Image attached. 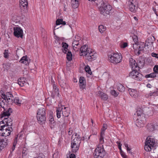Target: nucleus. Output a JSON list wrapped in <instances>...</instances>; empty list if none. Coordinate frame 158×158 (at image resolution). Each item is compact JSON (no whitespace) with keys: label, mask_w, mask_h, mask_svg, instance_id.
<instances>
[{"label":"nucleus","mask_w":158,"mask_h":158,"mask_svg":"<svg viewBox=\"0 0 158 158\" xmlns=\"http://www.w3.org/2000/svg\"><path fill=\"white\" fill-rule=\"evenodd\" d=\"M64 108L62 107L61 108V110H62V114L63 116L65 117H68L69 114V113L68 111L69 108L67 107H64Z\"/></svg>","instance_id":"obj_23"},{"label":"nucleus","mask_w":158,"mask_h":158,"mask_svg":"<svg viewBox=\"0 0 158 158\" xmlns=\"http://www.w3.org/2000/svg\"><path fill=\"white\" fill-rule=\"evenodd\" d=\"M153 92H151L149 93V95L151 96V97L152 96H153Z\"/></svg>","instance_id":"obj_63"},{"label":"nucleus","mask_w":158,"mask_h":158,"mask_svg":"<svg viewBox=\"0 0 158 158\" xmlns=\"http://www.w3.org/2000/svg\"><path fill=\"white\" fill-rule=\"evenodd\" d=\"M136 122V125L138 127H143L146 123L145 117L143 114L138 115Z\"/></svg>","instance_id":"obj_9"},{"label":"nucleus","mask_w":158,"mask_h":158,"mask_svg":"<svg viewBox=\"0 0 158 158\" xmlns=\"http://www.w3.org/2000/svg\"><path fill=\"white\" fill-rule=\"evenodd\" d=\"M156 74L154 73H150L149 74H147L145 76V77L146 78L149 77L154 78L156 77Z\"/></svg>","instance_id":"obj_39"},{"label":"nucleus","mask_w":158,"mask_h":158,"mask_svg":"<svg viewBox=\"0 0 158 158\" xmlns=\"http://www.w3.org/2000/svg\"><path fill=\"white\" fill-rule=\"evenodd\" d=\"M76 156L74 154H71L70 155L69 158H75Z\"/></svg>","instance_id":"obj_55"},{"label":"nucleus","mask_w":158,"mask_h":158,"mask_svg":"<svg viewBox=\"0 0 158 158\" xmlns=\"http://www.w3.org/2000/svg\"><path fill=\"white\" fill-rule=\"evenodd\" d=\"M106 153L103 146H97L94 150V158H103Z\"/></svg>","instance_id":"obj_5"},{"label":"nucleus","mask_w":158,"mask_h":158,"mask_svg":"<svg viewBox=\"0 0 158 158\" xmlns=\"http://www.w3.org/2000/svg\"><path fill=\"white\" fill-rule=\"evenodd\" d=\"M28 2L27 0H20V12L24 13L27 11Z\"/></svg>","instance_id":"obj_11"},{"label":"nucleus","mask_w":158,"mask_h":158,"mask_svg":"<svg viewBox=\"0 0 158 158\" xmlns=\"http://www.w3.org/2000/svg\"><path fill=\"white\" fill-rule=\"evenodd\" d=\"M56 39L58 42L61 40V39L58 37H56Z\"/></svg>","instance_id":"obj_60"},{"label":"nucleus","mask_w":158,"mask_h":158,"mask_svg":"<svg viewBox=\"0 0 158 158\" xmlns=\"http://www.w3.org/2000/svg\"><path fill=\"white\" fill-rule=\"evenodd\" d=\"M106 27L103 25H100L98 26V29L101 33H103L106 30Z\"/></svg>","instance_id":"obj_35"},{"label":"nucleus","mask_w":158,"mask_h":158,"mask_svg":"<svg viewBox=\"0 0 158 158\" xmlns=\"http://www.w3.org/2000/svg\"><path fill=\"white\" fill-rule=\"evenodd\" d=\"M14 34L15 36L18 38L20 37V27H14Z\"/></svg>","instance_id":"obj_27"},{"label":"nucleus","mask_w":158,"mask_h":158,"mask_svg":"<svg viewBox=\"0 0 158 158\" xmlns=\"http://www.w3.org/2000/svg\"><path fill=\"white\" fill-rule=\"evenodd\" d=\"M122 58L121 54L118 52L113 53L108 56V59L110 61L114 64L121 62L122 60Z\"/></svg>","instance_id":"obj_3"},{"label":"nucleus","mask_w":158,"mask_h":158,"mask_svg":"<svg viewBox=\"0 0 158 158\" xmlns=\"http://www.w3.org/2000/svg\"><path fill=\"white\" fill-rule=\"evenodd\" d=\"M154 146L149 145L145 143L144 148L145 150L147 152H150L154 148Z\"/></svg>","instance_id":"obj_29"},{"label":"nucleus","mask_w":158,"mask_h":158,"mask_svg":"<svg viewBox=\"0 0 158 158\" xmlns=\"http://www.w3.org/2000/svg\"><path fill=\"white\" fill-rule=\"evenodd\" d=\"M107 126L106 124L104 123L101 129L100 134L103 133L105 135V131L107 129Z\"/></svg>","instance_id":"obj_37"},{"label":"nucleus","mask_w":158,"mask_h":158,"mask_svg":"<svg viewBox=\"0 0 158 158\" xmlns=\"http://www.w3.org/2000/svg\"><path fill=\"white\" fill-rule=\"evenodd\" d=\"M26 80V79L24 78H20V87H22L24 85Z\"/></svg>","instance_id":"obj_43"},{"label":"nucleus","mask_w":158,"mask_h":158,"mask_svg":"<svg viewBox=\"0 0 158 158\" xmlns=\"http://www.w3.org/2000/svg\"><path fill=\"white\" fill-rule=\"evenodd\" d=\"M80 145L76 144V143L72 142L71 143V147L72 149V152L73 153L76 152L78 150Z\"/></svg>","instance_id":"obj_22"},{"label":"nucleus","mask_w":158,"mask_h":158,"mask_svg":"<svg viewBox=\"0 0 158 158\" xmlns=\"http://www.w3.org/2000/svg\"><path fill=\"white\" fill-rule=\"evenodd\" d=\"M128 46V44L126 42H124L120 45V47L122 48H125Z\"/></svg>","instance_id":"obj_44"},{"label":"nucleus","mask_w":158,"mask_h":158,"mask_svg":"<svg viewBox=\"0 0 158 158\" xmlns=\"http://www.w3.org/2000/svg\"><path fill=\"white\" fill-rule=\"evenodd\" d=\"M141 114H143L140 111H137V118L138 117V115H140Z\"/></svg>","instance_id":"obj_54"},{"label":"nucleus","mask_w":158,"mask_h":158,"mask_svg":"<svg viewBox=\"0 0 158 158\" xmlns=\"http://www.w3.org/2000/svg\"><path fill=\"white\" fill-rule=\"evenodd\" d=\"M147 128L149 131H152L154 130L155 126L152 123H149L147 126Z\"/></svg>","instance_id":"obj_33"},{"label":"nucleus","mask_w":158,"mask_h":158,"mask_svg":"<svg viewBox=\"0 0 158 158\" xmlns=\"http://www.w3.org/2000/svg\"><path fill=\"white\" fill-rule=\"evenodd\" d=\"M80 55L85 56L86 60L89 61H92L96 58L97 54L93 50L89 48L87 45H85L81 47Z\"/></svg>","instance_id":"obj_2"},{"label":"nucleus","mask_w":158,"mask_h":158,"mask_svg":"<svg viewBox=\"0 0 158 158\" xmlns=\"http://www.w3.org/2000/svg\"><path fill=\"white\" fill-rule=\"evenodd\" d=\"M105 135L103 133L100 134L99 138V143L98 146L100 147L101 146H103V144L104 143V139Z\"/></svg>","instance_id":"obj_25"},{"label":"nucleus","mask_w":158,"mask_h":158,"mask_svg":"<svg viewBox=\"0 0 158 158\" xmlns=\"http://www.w3.org/2000/svg\"><path fill=\"white\" fill-rule=\"evenodd\" d=\"M79 0H71V4L72 7L74 8H77L79 5Z\"/></svg>","instance_id":"obj_28"},{"label":"nucleus","mask_w":158,"mask_h":158,"mask_svg":"<svg viewBox=\"0 0 158 158\" xmlns=\"http://www.w3.org/2000/svg\"><path fill=\"white\" fill-rule=\"evenodd\" d=\"M66 23L65 21H63L62 19H58L56 20V25L62 24L65 25L66 24Z\"/></svg>","instance_id":"obj_31"},{"label":"nucleus","mask_w":158,"mask_h":158,"mask_svg":"<svg viewBox=\"0 0 158 158\" xmlns=\"http://www.w3.org/2000/svg\"><path fill=\"white\" fill-rule=\"evenodd\" d=\"M145 143L149 145L155 146L156 143L154 139L152 138L151 136H148L146 138L145 142Z\"/></svg>","instance_id":"obj_16"},{"label":"nucleus","mask_w":158,"mask_h":158,"mask_svg":"<svg viewBox=\"0 0 158 158\" xmlns=\"http://www.w3.org/2000/svg\"><path fill=\"white\" fill-rule=\"evenodd\" d=\"M53 89H55V90L56 91H58V88H57V87L55 85H53Z\"/></svg>","instance_id":"obj_56"},{"label":"nucleus","mask_w":158,"mask_h":158,"mask_svg":"<svg viewBox=\"0 0 158 158\" xmlns=\"http://www.w3.org/2000/svg\"><path fill=\"white\" fill-rule=\"evenodd\" d=\"M72 45L73 49L75 51H77L78 49H78L79 47V42H78V41H77L76 40L74 41L72 43Z\"/></svg>","instance_id":"obj_30"},{"label":"nucleus","mask_w":158,"mask_h":158,"mask_svg":"<svg viewBox=\"0 0 158 158\" xmlns=\"http://www.w3.org/2000/svg\"><path fill=\"white\" fill-rule=\"evenodd\" d=\"M117 87L119 91L120 92H123L125 91V88L122 84H118Z\"/></svg>","instance_id":"obj_32"},{"label":"nucleus","mask_w":158,"mask_h":158,"mask_svg":"<svg viewBox=\"0 0 158 158\" xmlns=\"http://www.w3.org/2000/svg\"><path fill=\"white\" fill-rule=\"evenodd\" d=\"M36 117L38 123L40 124H42L45 123L46 120V115H36Z\"/></svg>","instance_id":"obj_18"},{"label":"nucleus","mask_w":158,"mask_h":158,"mask_svg":"<svg viewBox=\"0 0 158 158\" xmlns=\"http://www.w3.org/2000/svg\"><path fill=\"white\" fill-rule=\"evenodd\" d=\"M128 90L131 96L135 98L137 97L138 93L135 89H129Z\"/></svg>","instance_id":"obj_24"},{"label":"nucleus","mask_w":158,"mask_h":158,"mask_svg":"<svg viewBox=\"0 0 158 158\" xmlns=\"http://www.w3.org/2000/svg\"><path fill=\"white\" fill-rule=\"evenodd\" d=\"M68 7V5L66 4H64V11H67V8Z\"/></svg>","instance_id":"obj_53"},{"label":"nucleus","mask_w":158,"mask_h":158,"mask_svg":"<svg viewBox=\"0 0 158 158\" xmlns=\"http://www.w3.org/2000/svg\"><path fill=\"white\" fill-rule=\"evenodd\" d=\"M136 69H132V71L129 73V77L136 80L141 81L143 78V76Z\"/></svg>","instance_id":"obj_7"},{"label":"nucleus","mask_w":158,"mask_h":158,"mask_svg":"<svg viewBox=\"0 0 158 158\" xmlns=\"http://www.w3.org/2000/svg\"><path fill=\"white\" fill-rule=\"evenodd\" d=\"M98 95L103 101H106L108 98L107 94L101 91H98Z\"/></svg>","instance_id":"obj_21"},{"label":"nucleus","mask_w":158,"mask_h":158,"mask_svg":"<svg viewBox=\"0 0 158 158\" xmlns=\"http://www.w3.org/2000/svg\"><path fill=\"white\" fill-rule=\"evenodd\" d=\"M132 2V0H129V8L130 11L133 12H134L136 11L137 7L136 6H135Z\"/></svg>","instance_id":"obj_20"},{"label":"nucleus","mask_w":158,"mask_h":158,"mask_svg":"<svg viewBox=\"0 0 158 158\" xmlns=\"http://www.w3.org/2000/svg\"><path fill=\"white\" fill-rule=\"evenodd\" d=\"M152 56L153 57L158 58V54L156 53L155 52H152Z\"/></svg>","instance_id":"obj_52"},{"label":"nucleus","mask_w":158,"mask_h":158,"mask_svg":"<svg viewBox=\"0 0 158 158\" xmlns=\"http://www.w3.org/2000/svg\"><path fill=\"white\" fill-rule=\"evenodd\" d=\"M72 139H73V141L72 142L73 143H76V144L80 145L81 143V138L80 135L77 134L75 135H73Z\"/></svg>","instance_id":"obj_12"},{"label":"nucleus","mask_w":158,"mask_h":158,"mask_svg":"<svg viewBox=\"0 0 158 158\" xmlns=\"http://www.w3.org/2000/svg\"><path fill=\"white\" fill-rule=\"evenodd\" d=\"M36 115H46L45 110L43 108H40L38 109Z\"/></svg>","instance_id":"obj_26"},{"label":"nucleus","mask_w":158,"mask_h":158,"mask_svg":"<svg viewBox=\"0 0 158 158\" xmlns=\"http://www.w3.org/2000/svg\"><path fill=\"white\" fill-rule=\"evenodd\" d=\"M89 1L91 2H94L95 3H96L97 6L99 5H101L100 6H101L102 3H104V2L103 0H88Z\"/></svg>","instance_id":"obj_34"},{"label":"nucleus","mask_w":158,"mask_h":158,"mask_svg":"<svg viewBox=\"0 0 158 158\" xmlns=\"http://www.w3.org/2000/svg\"><path fill=\"white\" fill-rule=\"evenodd\" d=\"M30 62V59L27 57V56H23L20 59V62L21 65L24 64L25 65H28ZM22 66V65H21Z\"/></svg>","instance_id":"obj_15"},{"label":"nucleus","mask_w":158,"mask_h":158,"mask_svg":"<svg viewBox=\"0 0 158 158\" xmlns=\"http://www.w3.org/2000/svg\"><path fill=\"white\" fill-rule=\"evenodd\" d=\"M0 122V135L3 136L9 135L13 131L12 127L10 126L4 125V123Z\"/></svg>","instance_id":"obj_4"},{"label":"nucleus","mask_w":158,"mask_h":158,"mask_svg":"<svg viewBox=\"0 0 158 158\" xmlns=\"http://www.w3.org/2000/svg\"><path fill=\"white\" fill-rule=\"evenodd\" d=\"M3 102V101H2V102H0V106L4 109L3 111L2 112L0 115L1 118L2 120L0 122L2 123H4V125H5L11 127L13 124L12 120L9 117V116L12 112V110L10 108H8L7 109H5L3 106L4 105V102Z\"/></svg>","instance_id":"obj_1"},{"label":"nucleus","mask_w":158,"mask_h":158,"mask_svg":"<svg viewBox=\"0 0 158 158\" xmlns=\"http://www.w3.org/2000/svg\"><path fill=\"white\" fill-rule=\"evenodd\" d=\"M18 135H16L15 138L14 142L13 143V145H16L17 144V141H18Z\"/></svg>","instance_id":"obj_47"},{"label":"nucleus","mask_w":158,"mask_h":158,"mask_svg":"<svg viewBox=\"0 0 158 158\" xmlns=\"http://www.w3.org/2000/svg\"><path fill=\"white\" fill-rule=\"evenodd\" d=\"M15 146H16V145H14L13 144V146L12 148V151H13L14 150L15 148Z\"/></svg>","instance_id":"obj_62"},{"label":"nucleus","mask_w":158,"mask_h":158,"mask_svg":"<svg viewBox=\"0 0 158 158\" xmlns=\"http://www.w3.org/2000/svg\"><path fill=\"white\" fill-rule=\"evenodd\" d=\"M145 96L146 97V98H150L151 97V96L149 95V94H146Z\"/></svg>","instance_id":"obj_61"},{"label":"nucleus","mask_w":158,"mask_h":158,"mask_svg":"<svg viewBox=\"0 0 158 158\" xmlns=\"http://www.w3.org/2000/svg\"><path fill=\"white\" fill-rule=\"evenodd\" d=\"M49 121L51 123H54V120L53 118V114H52L51 113L50 114L48 118Z\"/></svg>","instance_id":"obj_41"},{"label":"nucleus","mask_w":158,"mask_h":158,"mask_svg":"<svg viewBox=\"0 0 158 158\" xmlns=\"http://www.w3.org/2000/svg\"><path fill=\"white\" fill-rule=\"evenodd\" d=\"M68 45L65 42H62V52L64 53H67L66 55V58L69 61H71L72 59V55L70 51H69L68 48Z\"/></svg>","instance_id":"obj_8"},{"label":"nucleus","mask_w":158,"mask_h":158,"mask_svg":"<svg viewBox=\"0 0 158 158\" xmlns=\"http://www.w3.org/2000/svg\"><path fill=\"white\" fill-rule=\"evenodd\" d=\"M154 39L155 37L154 36L149 37L145 41V46H151L154 42Z\"/></svg>","instance_id":"obj_14"},{"label":"nucleus","mask_w":158,"mask_h":158,"mask_svg":"<svg viewBox=\"0 0 158 158\" xmlns=\"http://www.w3.org/2000/svg\"><path fill=\"white\" fill-rule=\"evenodd\" d=\"M117 144H118V149L120 150V151H122V144L120 143V142L119 141H118L116 142Z\"/></svg>","instance_id":"obj_46"},{"label":"nucleus","mask_w":158,"mask_h":158,"mask_svg":"<svg viewBox=\"0 0 158 158\" xmlns=\"http://www.w3.org/2000/svg\"><path fill=\"white\" fill-rule=\"evenodd\" d=\"M73 81L74 82H77V81L76 79L74 78Z\"/></svg>","instance_id":"obj_64"},{"label":"nucleus","mask_w":158,"mask_h":158,"mask_svg":"<svg viewBox=\"0 0 158 158\" xmlns=\"http://www.w3.org/2000/svg\"><path fill=\"white\" fill-rule=\"evenodd\" d=\"M124 145L125 146V147L126 148L127 150V151H130L131 149L129 148V146H128V144L127 143H124Z\"/></svg>","instance_id":"obj_51"},{"label":"nucleus","mask_w":158,"mask_h":158,"mask_svg":"<svg viewBox=\"0 0 158 158\" xmlns=\"http://www.w3.org/2000/svg\"><path fill=\"white\" fill-rule=\"evenodd\" d=\"M61 108H58L56 110V117L58 118H60L61 117Z\"/></svg>","instance_id":"obj_38"},{"label":"nucleus","mask_w":158,"mask_h":158,"mask_svg":"<svg viewBox=\"0 0 158 158\" xmlns=\"http://www.w3.org/2000/svg\"><path fill=\"white\" fill-rule=\"evenodd\" d=\"M4 57L5 58H7L9 56L8 53V50H5V52L4 53Z\"/></svg>","instance_id":"obj_49"},{"label":"nucleus","mask_w":158,"mask_h":158,"mask_svg":"<svg viewBox=\"0 0 158 158\" xmlns=\"http://www.w3.org/2000/svg\"><path fill=\"white\" fill-rule=\"evenodd\" d=\"M99 9L100 13L105 15L109 14V12L111 10L112 8L110 5L103 3H102L101 6L99 7Z\"/></svg>","instance_id":"obj_6"},{"label":"nucleus","mask_w":158,"mask_h":158,"mask_svg":"<svg viewBox=\"0 0 158 158\" xmlns=\"http://www.w3.org/2000/svg\"><path fill=\"white\" fill-rule=\"evenodd\" d=\"M73 133V131L70 129H69V130L68 131V134L69 135H72Z\"/></svg>","instance_id":"obj_57"},{"label":"nucleus","mask_w":158,"mask_h":158,"mask_svg":"<svg viewBox=\"0 0 158 158\" xmlns=\"http://www.w3.org/2000/svg\"><path fill=\"white\" fill-rule=\"evenodd\" d=\"M14 102L16 105H19V106L20 102H19V100L18 98H15L14 99V101H13V102Z\"/></svg>","instance_id":"obj_48"},{"label":"nucleus","mask_w":158,"mask_h":158,"mask_svg":"<svg viewBox=\"0 0 158 158\" xmlns=\"http://www.w3.org/2000/svg\"><path fill=\"white\" fill-rule=\"evenodd\" d=\"M79 83L81 89H83L85 88L86 85V80L84 77L81 76L79 77Z\"/></svg>","instance_id":"obj_17"},{"label":"nucleus","mask_w":158,"mask_h":158,"mask_svg":"<svg viewBox=\"0 0 158 158\" xmlns=\"http://www.w3.org/2000/svg\"><path fill=\"white\" fill-rule=\"evenodd\" d=\"M20 38L25 40V37H23V30L20 28Z\"/></svg>","instance_id":"obj_50"},{"label":"nucleus","mask_w":158,"mask_h":158,"mask_svg":"<svg viewBox=\"0 0 158 158\" xmlns=\"http://www.w3.org/2000/svg\"><path fill=\"white\" fill-rule=\"evenodd\" d=\"M132 39L133 41L135 43V45L133 44V48H134V46L136 45V43L138 41V39L137 36L136 35H134L132 37Z\"/></svg>","instance_id":"obj_42"},{"label":"nucleus","mask_w":158,"mask_h":158,"mask_svg":"<svg viewBox=\"0 0 158 158\" xmlns=\"http://www.w3.org/2000/svg\"><path fill=\"white\" fill-rule=\"evenodd\" d=\"M110 93L111 95L115 97H117L119 94L118 92H116L114 89L111 90L110 91Z\"/></svg>","instance_id":"obj_40"},{"label":"nucleus","mask_w":158,"mask_h":158,"mask_svg":"<svg viewBox=\"0 0 158 158\" xmlns=\"http://www.w3.org/2000/svg\"><path fill=\"white\" fill-rule=\"evenodd\" d=\"M85 72L90 75L92 74L91 69L89 65L86 66L85 67Z\"/></svg>","instance_id":"obj_36"},{"label":"nucleus","mask_w":158,"mask_h":158,"mask_svg":"<svg viewBox=\"0 0 158 158\" xmlns=\"http://www.w3.org/2000/svg\"><path fill=\"white\" fill-rule=\"evenodd\" d=\"M147 87L149 88H151L152 87V86L151 84H148L147 85Z\"/></svg>","instance_id":"obj_58"},{"label":"nucleus","mask_w":158,"mask_h":158,"mask_svg":"<svg viewBox=\"0 0 158 158\" xmlns=\"http://www.w3.org/2000/svg\"><path fill=\"white\" fill-rule=\"evenodd\" d=\"M153 71L156 74L158 73V65H155L154 66Z\"/></svg>","instance_id":"obj_45"},{"label":"nucleus","mask_w":158,"mask_h":158,"mask_svg":"<svg viewBox=\"0 0 158 158\" xmlns=\"http://www.w3.org/2000/svg\"><path fill=\"white\" fill-rule=\"evenodd\" d=\"M130 64L132 69H139V67L133 58H130L129 59Z\"/></svg>","instance_id":"obj_13"},{"label":"nucleus","mask_w":158,"mask_h":158,"mask_svg":"<svg viewBox=\"0 0 158 158\" xmlns=\"http://www.w3.org/2000/svg\"><path fill=\"white\" fill-rule=\"evenodd\" d=\"M8 144V140L0 139V151L6 147Z\"/></svg>","instance_id":"obj_19"},{"label":"nucleus","mask_w":158,"mask_h":158,"mask_svg":"<svg viewBox=\"0 0 158 158\" xmlns=\"http://www.w3.org/2000/svg\"><path fill=\"white\" fill-rule=\"evenodd\" d=\"M153 96H156L157 95V94L156 92H153Z\"/></svg>","instance_id":"obj_59"},{"label":"nucleus","mask_w":158,"mask_h":158,"mask_svg":"<svg viewBox=\"0 0 158 158\" xmlns=\"http://www.w3.org/2000/svg\"><path fill=\"white\" fill-rule=\"evenodd\" d=\"M2 97L6 102L7 100L9 104H12L13 103L14 97L12 94L10 92H7L5 94H2Z\"/></svg>","instance_id":"obj_10"}]
</instances>
